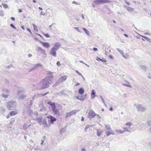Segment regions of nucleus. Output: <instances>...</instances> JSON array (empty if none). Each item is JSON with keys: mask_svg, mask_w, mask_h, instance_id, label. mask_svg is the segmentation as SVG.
Returning a JSON list of instances; mask_svg holds the SVG:
<instances>
[{"mask_svg": "<svg viewBox=\"0 0 151 151\" xmlns=\"http://www.w3.org/2000/svg\"><path fill=\"white\" fill-rule=\"evenodd\" d=\"M11 19L12 20H13L14 21L15 20V19L14 17H11Z\"/></svg>", "mask_w": 151, "mask_h": 151, "instance_id": "54", "label": "nucleus"}, {"mask_svg": "<svg viewBox=\"0 0 151 151\" xmlns=\"http://www.w3.org/2000/svg\"><path fill=\"white\" fill-rule=\"evenodd\" d=\"M110 2V1L108 0H95L93 1V4L95 5H99Z\"/></svg>", "mask_w": 151, "mask_h": 151, "instance_id": "3", "label": "nucleus"}, {"mask_svg": "<svg viewBox=\"0 0 151 151\" xmlns=\"http://www.w3.org/2000/svg\"><path fill=\"white\" fill-rule=\"evenodd\" d=\"M122 57L125 59H127L129 58V55L128 53H126L125 55L124 54Z\"/></svg>", "mask_w": 151, "mask_h": 151, "instance_id": "23", "label": "nucleus"}, {"mask_svg": "<svg viewBox=\"0 0 151 151\" xmlns=\"http://www.w3.org/2000/svg\"><path fill=\"white\" fill-rule=\"evenodd\" d=\"M47 118L50 119V121L52 123H53L54 121H56V119L51 115H49Z\"/></svg>", "mask_w": 151, "mask_h": 151, "instance_id": "12", "label": "nucleus"}, {"mask_svg": "<svg viewBox=\"0 0 151 151\" xmlns=\"http://www.w3.org/2000/svg\"><path fill=\"white\" fill-rule=\"evenodd\" d=\"M125 82L126 83V84H122L123 85L130 88L132 87L130 85L128 81L125 80Z\"/></svg>", "mask_w": 151, "mask_h": 151, "instance_id": "16", "label": "nucleus"}, {"mask_svg": "<svg viewBox=\"0 0 151 151\" xmlns=\"http://www.w3.org/2000/svg\"><path fill=\"white\" fill-rule=\"evenodd\" d=\"M10 117V116L9 115H8L7 116H6V118H7V119H8Z\"/></svg>", "mask_w": 151, "mask_h": 151, "instance_id": "61", "label": "nucleus"}, {"mask_svg": "<svg viewBox=\"0 0 151 151\" xmlns=\"http://www.w3.org/2000/svg\"><path fill=\"white\" fill-rule=\"evenodd\" d=\"M84 119V117H82L81 120L82 121H83Z\"/></svg>", "mask_w": 151, "mask_h": 151, "instance_id": "63", "label": "nucleus"}, {"mask_svg": "<svg viewBox=\"0 0 151 151\" xmlns=\"http://www.w3.org/2000/svg\"><path fill=\"white\" fill-rule=\"evenodd\" d=\"M105 127L106 130L108 131H111L112 129L110 126L109 125H105Z\"/></svg>", "mask_w": 151, "mask_h": 151, "instance_id": "22", "label": "nucleus"}, {"mask_svg": "<svg viewBox=\"0 0 151 151\" xmlns=\"http://www.w3.org/2000/svg\"><path fill=\"white\" fill-rule=\"evenodd\" d=\"M40 42L42 44V46L45 47L46 48H48L50 47V45L48 42H43L41 41Z\"/></svg>", "mask_w": 151, "mask_h": 151, "instance_id": "8", "label": "nucleus"}, {"mask_svg": "<svg viewBox=\"0 0 151 151\" xmlns=\"http://www.w3.org/2000/svg\"><path fill=\"white\" fill-rule=\"evenodd\" d=\"M102 132L103 131L102 130L100 129H98L97 131V135L99 137L101 135V134L102 133Z\"/></svg>", "mask_w": 151, "mask_h": 151, "instance_id": "18", "label": "nucleus"}, {"mask_svg": "<svg viewBox=\"0 0 151 151\" xmlns=\"http://www.w3.org/2000/svg\"><path fill=\"white\" fill-rule=\"evenodd\" d=\"M10 26H11V27H12L13 28H14V29H16V27H15L12 24H11V25H10Z\"/></svg>", "mask_w": 151, "mask_h": 151, "instance_id": "47", "label": "nucleus"}, {"mask_svg": "<svg viewBox=\"0 0 151 151\" xmlns=\"http://www.w3.org/2000/svg\"><path fill=\"white\" fill-rule=\"evenodd\" d=\"M96 145L98 146H99V142H97L96 143Z\"/></svg>", "mask_w": 151, "mask_h": 151, "instance_id": "59", "label": "nucleus"}, {"mask_svg": "<svg viewBox=\"0 0 151 151\" xmlns=\"http://www.w3.org/2000/svg\"><path fill=\"white\" fill-rule=\"evenodd\" d=\"M95 91L94 90H93L91 91V97L93 98L94 99L95 96H96L95 95Z\"/></svg>", "mask_w": 151, "mask_h": 151, "instance_id": "19", "label": "nucleus"}, {"mask_svg": "<svg viewBox=\"0 0 151 151\" xmlns=\"http://www.w3.org/2000/svg\"><path fill=\"white\" fill-rule=\"evenodd\" d=\"M148 131L150 132H151V127H150L148 129Z\"/></svg>", "mask_w": 151, "mask_h": 151, "instance_id": "50", "label": "nucleus"}, {"mask_svg": "<svg viewBox=\"0 0 151 151\" xmlns=\"http://www.w3.org/2000/svg\"><path fill=\"white\" fill-rule=\"evenodd\" d=\"M109 57L111 59H113V57L112 55H109Z\"/></svg>", "mask_w": 151, "mask_h": 151, "instance_id": "53", "label": "nucleus"}, {"mask_svg": "<svg viewBox=\"0 0 151 151\" xmlns=\"http://www.w3.org/2000/svg\"><path fill=\"white\" fill-rule=\"evenodd\" d=\"M124 7L126 8L128 11L129 12L132 11L133 10V9L130 7H129L126 5H124Z\"/></svg>", "mask_w": 151, "mask_h": 151, "instance_id": "15", "label": "nucleus"}, {"mask_svg": "<svg viewBox=\"0 0 151 151\" xmlns=\"http://www.w3.org/2000/svg\"><path fill=\"white\" fill-rule=\"evenodd\" d=\"M91 126H91V125H86L84 129L85 131L86 132L87 129H88L90 127H91Z\"/></svg>", "mask_w": 151, "mask_h": 151, "instance_id": "32", "label": "nucleus"}, {"mask_svg": "<svg viewBox=\"0 0 151 151\" xmlns=\"http://www.w3.org/2000/svg\"><path fill=\"white\" fill-rule=\"evenodd\" d=\"M147 123L149 126H151V120H148L147 122Z\"/></svg>", "mask_w": 151, "mask_h": 151, "instance_id": "36", "label": "nucleus"}, {"mask_svg": "<svg viewBox=\"0 0 151 151\" xmlns=\"http://www.w3.org/2000/svg\"><path fill=\"white\" fill-rule=\"evenodd\" d=\"M142 37L145 38L146 40L151 43V39L145 36H142Z\"/></svg>", "mask_w": 151, "mask_h": 151, "instance_id": "26", "label": "nucleus"}, {"mask_svg": "<svg viewBox=\"0 0 151 151\" xmlns=\"http://www.w3.org/2000/svg\"><path fill=\"white\" fill-rule=\"evenodd\" d=\"M45 13L44 12H41L40 13V15H45Z\"/></svg>", "mask_w": 151, "mask_h": 151, "instance_id": "43", "label": "nucleus"}, {"mask_svg": "<svg viewBox=\"0 0 151 151\" xmlns=\"http://www.w3.org/2000/svg\"><path fill=\"white\" fill-rule=\"evenodd\" d=\"M72 115V113L71 112L67 113L66 114V118L69 117Z\"/></svg>", "mask_w": 151, "mask_h": 151, "instance_id": "30", "label": "nucleus"}, {"mask_svg": "<svg viewBox=\"0 0 151 151\" xmlns=\"http://www.w3.org/2000/svg\"><path fill=\"white\" fill-rule=\"evenodd\" d=\"M127 94H124L123 95V97L124 98H126V97Z\"/></svg>", "mask_w": 151, "mask_h": 151, "instance_id": "58", "label": "nucleus"}, {"mask_svg": "<svg viewBox=\"0 0 151 151\" xmlns=\"http://www.w3.org/2000/svg\"><path fill=\"white\" fill-rule=\"evenodd\" d=\"M80 62L83 64H85V63L83 61H80Z\"/></svg>", "mask_w": 151, "mask_h": 151, "instance_id": "62", "label": "nucleus"}, {"mask_svg": "<svg viewBox=\"0 0 151 151\" xmlns=\"http://www.w3.org/2000/svg\"><path fill=\"white\" fill-rule=\"evenodd\" d=\"M106 136H108L111 134H115V133L112 130L111 131H107L106 132Z\"/></svg>", "mask_w": 151, "mask_h": 151, "instance_id": "14", "label": "nucleus"}, {"mask_svg": "<svg viewBox=\"0 0 151 151\" xmlns=\"http://www.w3.org/2000/svg\"><path fill=\"white\" fill-rule=\"evenodd\" d=\"M51 80L48 77H46L42 80L40 81L41 85V88L44 89L49 87Z\"/></svg>", "mask_w": 151, "mask_h": 151, "instance_id": "1", "label": "nucleus"}, {"mask_svg": "<svg viewBox=\"0 0 151 151\" xmlns=\"http://www.w3.org/2000/svg\"><path fill=\"white\" fill-rule=\"evenodd\" d=\"M134 105L136 107L138 111L143 112L146 110V107L142 104H136Z\"/></svg>", "mask_w": 151, "mask_h": 151, "instance_id": "2", "label": "nucleus"}, {"mask_svg": "<svg viewBox=\"0 0 151 151\" xmlns=\"http://www.w3.org/2000/svg\"><path fill=\"white\" fill-rule=\"evenodd\" d=\"M109 110L110 111H112L113 110V109L112 108V107H110L109 109Z\"/></svg>", "mask_w": 151, "mask_h": 151, "instance_id": "60", "label": "nucleus"}, {"mask_svg": "<svg viewBox=\"0 0 151 151\" xmlns=\"http://www.w3.org/2000/svg\"><path fill=\"white\" fill-rule=\"evenodd\" d=\"M96 116L95 112L92 110H90L89 112L88 115V117L90 119L93 118Z\"/></svg>", "mask_w": 151, "mask_h": 151, "instance_id": "5", "label": "nucleus"}, {"mask_svg": "<svg viewBox=\"0 0 151 151\" xmlns=\"http://www.w3.org/2000/svg\"><path fill=\"white\" fill-rule=\"evenodd\" d=\"M49 93V92L48 91L46 92V93H43V94H41V95L42 96H44L47 94L48 93Z\"/></svg>", "mask_w": 151, "mask_h": 151, "instance_id": "40", "label": "nucleus"}, {"mask_svg": "<svg viewBox=\"0 0 151 151\" xmlns=\"http://www.w3.org/2000/svg\"><path fill=\"white\" fill-rule=\"evenodd\" d=\"M40 52L43 55H46V53L45 51V50L42 49H40Z\"/></svg>", "mask_w": 151, "mask_h": 151, "instance_id": "27", "label": "nucleus"}, {"mask_svg": "<svg viewBox=\"0 0 151 151\" xmlns=\"http://www.w3.org/2000/svg\"><path fill=\"white\" fill-rule=\"evenodd\" d=\"M96 115L97 116L98 119H101V117L99 115L97 114Z\"/></svg>", "mask_w": 151, "mask_h": 151, "instance_id": "49", "label": "nucleus"}, {"mask_svg": "<svg viewBox=\"0 0 151 151\" xmlns=\"http://www.w3.org/2000/svg\"><path fill=\"white\" fill-rule=\"evenodd\" d=\"M1 5L5 8H6L8 7L7 5L6 4H2Z\"/></svg>", "mask_w": 151, "mask_h": 151, "instance_id": "35", "label": "nucleus"}, {"mask_svg": "<svg viewBox=\"0 0 151 151\" xmlns=\"http://www.w3.org/2000/svg\"><path fill=\"white\" fill-rule=\"evenodd\" d=\"M52 111L54 113V114L56 115V114H59V111L56 109V108L55 106H54V107H53L52 108Z\"/></svg>", "mask_w": 151, "mask_h": 151, "instance_id": "11", "label": "nucleus"}, {"mask_svg": "<svg viewBox=\"0 0 151 151\" xmlns=\"http://www.w3.org/2000/svg\"><path fill=\"white\" fill-rule=\"evenodd\" d=\"M29 57H31L32 56V55L31 54H29L28 55Z\"/></svg>", "mask_w": 151, "mask_h": 151, "instance_id": "64", "label": "nucleus"}, {"mask_svg": "<svg viewBox=\"0 0 151 151\" xmlns=\"http://www.w3.org/2000/svg\"><path fill=\"white\" fill-rule=\"evenodd\" d=\"M43 34L46 37L49 38L50 37V35L47 33L45 34L43 33Z\"/></svg>", "mask_w": 151, "mask_h": 151, "instance_id": "38", "label": "nucleus"}, {"mask_svg": "<svg viewBox=\"0 0 151 151\" xmlns=\"http://www.w3.org/2000/svg\"><path fill=\"white\" fill-rule=\"evenodd\" d=\"M139 67L142 70H146L147 69V67L145 66L141 65L139 66Z\"/></svg>", "mask_w": 151, "mask_h": 151, "instance_id": "25", "label": "nucleus"}, {"mask_svg": "<svg viewBox=\"0 0 151 151\" xmlns=\"http://www.w3.org/2000/svg\"><path fill=\"white\" fill-rule=\"evenodd\" d=\"M57 50L52 47L51 49V50L50 52V55L55 57H56L57 56L56 52V51Z\"/></svg>", "mask_w": 151, "mask_h": 151, "instance_id": "7", "label": "nucleus"}, {"mask_svg": "<svg viewBox=\"0 0 151 151\" xmlns=\"http://www.w3.org/2000/svg\"><path fill=\"white\" fill-rule=\"evenodd\" d=\"M67 76H61L59 79L60 82H62L66 80Z\"/></svg>", "mask_w": 151, "mask_h": 151, "instance_id": "9", "label": "nucleus"}, {"mask_svg": "<svg viewBox=\"0 0 151 151\" xmlns=\"http://www.w3.org/2000/svg\"><path fill=\"white\" fill-rule=\"evenodd\" d=\"M32 25L33 27L34 30L36 31H38V28H37V26L35 25L34 24H33Z\"/></svg>", "mask_w": 151, "mask_h": 151, "instance_id": "31", "label": "nucleus"}, {"mask_svg": "<svg viewBox=\"0 0 151 151\" xmlns=\"http://www.w3.org/2000/svg\"><path fill=\"white\" fill-rule=\"evenodd\" d=\"M108 50H109L108 49H106L105 50V54L106 55H107V51Z\"/></svg>", "mask_w": 151, "mask_h": 151, "instance_id": "46", "label": "nucleus"}, {"mask_svg": "<svg viewBox=\"0 0 151 151\" xmlns=\"http://www.w3.org/2000/svg\"><path fill=\"white\" fill-rule=\"evenodd\" d=\"M76 30L78 32H81V31L80 30L78 29V28L76 27Z\"/></svg>", "mask_w": 151, "mask_h": 151, "instance_id": "51", "label": "nucleus"}, {"mask_svg": "<svg viewBox=\"0 0 151 151\" xmlns=\"http://www.w3.org/2000/svg\"><path fill=\"white\" fill-rule=\"evenodd\" d=\"M2 96L5 98H7L8 97V95H6L5 94H3L2 95Z\"/></svg>", "mask_w": 151, "mask_h": 151, "instance_id": "42", "label": "nucleus"}, {"mask_svg": "<svg viewBox=\"0 0 151 151\" xmlns=\"http://www.w3.org/2000/svg\"><path fill=\"white\" fill-rule=\"evenodd\" d=\"M57 65L58 67L60 66L61 65V64L59 61H58L57 63Z\"/></svg>", "mask_w": 151, "mask_h": 151, "instance_id": "41", "label": "nucleus"}, {"mask_svg": "<svg viewBox=\"0 0 151 151\" xmlns=\"http://www.w3.org/2000/svg\"><path fill=\"white\" fill-rule=\"evenodd\" d=\"M93 50H94V51H97L98 50L97 48H94L93 49Z\"/></svg>", "mask_w": 151, "mask_h": 151, "instance_id": "52", "label": "nucleus"}, {"mask_svg": "<svg viewBox=\"0 0 151 151\" xmlns=\"http://www.w3.org/2000/svg\"><path fill=\"white\" fill-rule=\"evenodd\" d=\"M14 103V102L12 101H8L7 105V108L9 109H10Z\"/></svg>", "mask_w": 151, "mask_h": 151, "instance_id": "13", "label": "nucleus"}, {"mask_svg": "<svg viewBox=\"0 0 151 151\" xmlns=\"http://www.w3.org/2000/svg\"><path fill=\"white\" fill-rule=\"evenodd\" d=\"M125 3H126L127 4L129 5H130V4L127 1H124Z\"/></svg>", "mask_w": 151, "mask_h": 151, "instance_id": "48", "label": "nucleus"}, {"mask_svg": "<svg viewBox=\"0 0 151 151\" xmlns=\"http://www.w3.org/2000/svg\"><path fill=\"white\" fill-rule=\"evenodd\" d=\"M81 150L82 151H86V149H85V148H82L81 149Z\"/></svg>", "mask_w": 151, "mask_h": 151, "instance_id": "56", "label": "nucleus"}, {"mask_svg": "<svg viewBox=\"0 0 151 151\" xmlns=\"http://www.w3.org/2000/svg\"><path fill=\"white\" fill-rule=\"evenodd\" d=\"M116 49L122 55V56H123V55L124 54L123 51L122 50L119 49L118 48H117Z\"/></svg>", "mask_w": 151, "mask_h": 151, "instance_id": "29", "label": "nucleus"}, {"mask_svg": "<svg viewBox=\"0 0 151 151\" xmlns=\"http://www.w3.org/2000/svg\"><path fill=\"white\" fill-rule=\"evenodd\" d=\"M84 91L83 89L82 88H80L78 91V93L80 94H82L84 92Z\"/></svg>", "mask_w": 151, "mask_h": 151, "instance_id": "20", "label": "nucleus"}, {"mask_svg": "<svg viewBox=\"0 0 151 151\" xmlns=\"http://www.w3.org/2000/svg\"><path fill=\"white\" fill-rule=\"evenodd\" d=\"M15 121V120L14 118H12L11 119L10 124H12Z\"/></svg>", "mask_w": 151, "mask_h": 151, "instance_id": "39", "label": "nucleus"}, {"mask_svg": "<svg viewBox=\"0 0 151 151\" xmlns=\"http://www.w3.org/2000/svg\"><path fill=\"white\" fill-rule=\"evenodd\" d=\"M60 46L61 45L60 43L59 42H57L55 44L54 46L53 47H52V48L57 50L59 48Z\"/></svg>", "mask_w": 151, "mask_h": 151, "instance_id": "10", "label": "nucleus"}, {"mask_svg": "<svg viewBox=\"0 0 151 151\" xmlns=\"http://www.w3.org/2000/svg\"><path fill=\"white\" fill-rule=\"evenodd\" d=\"M124 130H116L115 131L116 133L122 134L126 131L128 132H131V129H129L128 128H124Z\"/></svg>", "mask_w": 151, "mask_h": 151, "instance_id": "4", "label": "nucleus"}, {"mask_svg": "<svg viewBox=\"0 0 151 151\" xmlns=\"http://www.w3.org/2000/svg\"><path fill=\"white\" fill-rule=\"evenodd\" d=\"M18 11L19 12H22V10L21 9H19L18 10Z\"/></svg>", "mask_w": 151, "mask_h": 151, "instance_id": "57", "label": "nucleus"}, {"mask_svg": "<svg viewBox=\"0 0 151 151\" xmlns=\"http://www.w3.org/2000/svg\"><path fill=\"white\" fill-rule=\"evenodd\" d=\"M101 100L103 101V103L106 106V105L105 103L104 99L102 98V97L101 96Z\"/></svg>", "mask_w": 151, "mask_h": 151, "instance_id": "44", "label": "nucleus"}, {"mask_svg": "<svg viewBox=\"0 0 151 151\" xmlns=\"http://www.w3.org/2000/svg\"><path fill=\"white\" fill-rule=\"evenodd\" d=\"M125 125L128 126V127H127L126 128H128L129 129H131V131H132V129L130 128V127L132 125V123L130 122H127L126 124Z\"/></svg>", "mask_w": 151, "mask_h": 151, "instance_id": "17", "label": "nucleus"}, {"mask_svg": "<svg viewBox=\"0 0 151 151\" xmlns=\"http://www.w3.org/2000/svg\"><path fill=\"white\" fill-rule=\"evenodd\" d=\"M17 114V111H13L11 112L10 113V115L11 116L15 115Z\"/></svg>", "mask_w": 151, "mask_h": 151, "instance_id": "21", "label": "nucleus"}, {"mask_svg": "<svg viewBox=\"0 0 151 151\" xmlns=\"http://www.w3.org/2000/svg\"><path fill=\"white\" fill-rule=\"evenodd\" d=\"M97 58L96 59V60H100V61H101L102 62H105V63L106 62V60H103L99 58L98 57H97Z\"/></svg>", "mask_w": 151, "mask_h": 151, "instance_id": "34", "label": "nucleus"}, {"mask_svg": "<svg viewBox=\"0 0 151 151\" xmlns=\"http://www.w3.org/2000/svg\"><path fill=\"white\" fill-rule=\"evenodd\" d=\"M27 30L29 32L31 33H32V32H31V31L29 29V28H27Z\"/></svg>", "mask_w": 151, "mask_h": 151, "instance_id": "55", "label": "nucleus"}, {"mask_svg": "<svg viewBox=\"0 0 151 151\" xmlns=\"http://www.w3.org/2000/svg\"><path fill=\"white\" fill-rule=\"evenodd\" d=\"M44 127H48V125L47 124L46 122L45 121V122L44 123Z\"/></svg>", "mask_w": 151, "mask_h": 151, "instance_id": "37", "label": "nucleus"}, {"mask_svg": "<svg viewBox=\"0 0 151 151\" xmlns=\"http://www.w3.org/2000/svg\"><path fill=\"white\" fill-rule=\"evenodd\" d=\"M83 29L87 35H89V32L88 30L84 28H83Z\"/></svg>", "mask_w": 151, "mask_h": 151, "instance_id": "33", "label": "nucleus"}, {"mask_svg": "<svg viewBox=\"0 0 151 151\" xmlns=\"http://www.w3.org/2000/svg\"><path fill=\"white\" fill-rule=\"evenodd\" d=\"M76 73L78 74L79 75L82 76L83 75L81 74L78 71L76 70Z\"/></svg>", "mask_w": 151, "mask_h": 151, "instance_id": "45", "label": "nucleus"}, {"mask_svg": "<svg viewBox=\"0 0 151 151\" xmlns=\"http://www.w3.org/2000/svg\"><path fill=\"white\" fill-rule=\"evenodd\" d=\"M87 94H85L84 95L78 96H76V98L81 101H84L86 100L87 98Z\"/></svg>", "mask_w": 151, "mask_h": 151, "instance_id": "6", "label": "nucleus"}, {"mask_svg": "<svg viewBox=\"0 0 151 151\" xmlns=\"http://www.w3.org/2000/svg\"><path fill=\"white\" fill-rule=\"evenodd\" d=\"M4 15V14L2 10V7L1 5H0V15L3 16Z\"/></svg>", "mask_w": 151, "mask_h": 151, "instance_id": "24", "label": "nucleus"}, {"mask_svg": "<svg viewBox=\"0 0 151 151\" xmlns=\"http://www.w3.org/2000/svg\"><path fill=\"white\" fill-rule=\"evenodd\" d=\"M47 104L50 105L51 106L52 108L53 107H54V106L55 105V103H52L51 101H49L47 102Z\"/></svg>", "mask_w": 151, "mask_h": 151, "instance_id": "28", "label": "nucleus"}]
</instances>
